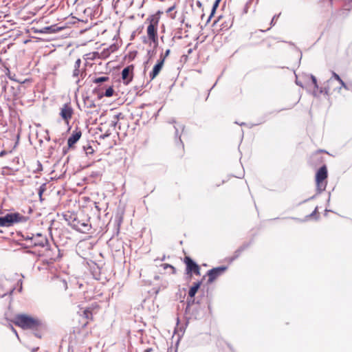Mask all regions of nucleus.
<instances>
[{
  "mask_svg": "<svg viewBox=\"0 0 352 352\" xmlns=\"http://www.w3.org/2000/svg\"><path fill=\"white\" fill-rule=\"evenodd\" d=\"M15 324L24 329H34L41 324V322L37 318L21 314L16 316Z\"/></svg>",
  "mask_w": 352,
  "mask_h": 352,
  "instance_id": "f257e3e1",
  "label": "nucleus"
},
{
  "mask_svg": "<svg viewBox=\"0 0 352 352\" xmlns=\"http://www.w3.org/2000/svg\"><path fill=\"white\" fill-rule=\"evenodd\" d=\"M27 218L19 212L8 213L0 217V226L10 227L17 223L25 222Z\"/></svg>",
  "mask_w": 352,
  "mask_h": 352,
  "instance_id": "f03ea898",
  "label": "nucleus"
},
{
  "mask_svg": "<svg viewBox=\"0 0 352 352\" xmlns=\"http://www.w3.org/2000/svg\"><path fill=\"white\" fill-rule=\"evenodd\" d=\"M81 63L82 61L80 58H78L76 60L72 74V77L74 78L77 85H79L80 79L85 78L87 75L86 65L81 67Z\"/></svg>",
  "mask_w": 352,
  "mask_h": 352,
  "instance_id": "7ed1b4c3",
  "label": "nucleus"
},
{
  "mask_svg": "<svg viewBox=\"0 0 352 352\" xmlns=\"http://www.w3.org/2000/svg\"><path fill=\"white\" fill-rule=\"evenodd\" d=\"M327 177V170L325 166L320 167L316 173V182L318 193H320L326 188L327 184L324 181Z\"/></svg>",
  "mask_w": 352,
  "mask_h": 352,
  "instance_id": "20e7f679",
  "label": "nucleus"
},
{
  "mask_svg": "<svg viewBox=\"0 0 352 352\" xmlns=\"http://www.w3.org/2000/svg\"><path fill=\"white\" fill-rule=\"evenodd\" d=\"M184 262L186 265V274L191 275L195 273L196 275L200 274L199 266L190 257L186 256L184 258Z\"/></svg>",
  "mask_w": 352,
  "mask_h": 352,
  "instance_id": "39448f33",
  "label": "nucleus"
},
{
  "mask_svg": "<svg viewBox=\"0 0 352 352\" xmlns=\"http://www.w3.org/2000/svg\"><path fill=\"white\" fill-rule=\"evenodd\" d=\"M227 270V267L226 266H220L217 267H214L208 271L207 275L208 276V283H213L219 276L223 274L226 270Z\"/></svg>",
  "mask_w": 352,
  "mask_h": 352,
  "instance_id": "423d86ee",
  "label": "nucleus"
},
{
  "mask_svg": "<svg viewBox=\"0 0 352 352\" xmlns=\"http://www.w3.org/2000/svg\"><path fill=\"white\" fill-rule=\"evenodd\" d=\"M73 115V109L69 104H64L60 108V116L68 124Z\"/></svg>",
  "mask_w": 352,
  "mask_h": 352,
  "instance_id": "0eeeda50",
  "label": "nucleus"
},
{
  "mask_svg": "<svg viewBox=\"0 0 352 352\" xmlns=\"http://www.w3.org/2000/svg\"><path fill=\"white\" fill-rule=\"evenodd\" d=\"M74 228L80 232H85L89 230L91 226L88 221H84L75 219L74 221Z\"/></svg>",
  "mask_w": 352,
  "mask_h": 352,
  "instance_id": "6e6552de",
  "label": "nucleus"
},
{
  "mask_svg": "<svg viewBox=\"0 0 352 352\" xmlns=\"http://www.w3.org/2000/svg\"><path fill=\"white\" fill-rule=\"evenodd\" d=\"M164 63V58H160L154 65L153 70L149 74L151 80H153L160 72Z\"/></svg>",
  "mask_w": 352,
  "mask_h": 352,
  "instance_id": "1a4fd4ad",
  "label": "nucleus"
},
{
  "mask_svg": "<svg viewBox=\"0 0 352 352\" xmlns=\"http://www.w3.org/2000/svg\"><path fill=\"white\" fill-rule=\"evenodd\" d=\"M133 70V66L130 65L126 67L122 71V78L126 84H128L132 80V73Z\"/></svg>",
  "mask_w": 352,
  "mask_h": 352,
  "instance_id": "9d476101",
  "label": "nucleus"
},
{
  "mask_svg": "<svg viewBox=\"0 0 352 352\" xmlns=\"http://www.w3.org/2000/svg\"><path fill=\"white\" fill-rule=\"evenodd\" d=\"M147 34L148 38L153 42L157 40V28L155 23L151 22L147 27Z\"/></svg>",
  "mask_w": 352,
  "mask_h": 352,
  "instance_id": "9b49d317",
  "label": "nucleus"
},
{
  "mask_svg": "<svg viewBox=\"0 0 352 352\" xmlns=\"http://www.w3.org/2000/svg\"><path fill=\"white\" fill-rule=\"evenodd\" d=\"M82 133L80 131H76L73 132L72 135L67 140V144L69 148L76 144L80 138Z\"/></svg>",
  "mask_w": 352,
  "mask_h": 352,
  "instance_id": "f8f14e48",
  "label": "nucleus"
},
{
  "mask_svg": "<svg viewBox=\"0 0 352 352\" xmlns=\"http://www.w3.org/2000/svg\"><path fill=\"white\" fill-rule=\"evenodd\" d=\"M60 30V28L56 27V25H50V26H46L40 30H36L35 32H38L41 34H52V33H55Z\"/></svg>",
  "mask_w": 352,
  "mask_h": 352,
  "instance_id": "ddd939ff",
  "label": "nucleus"
},
{
  "mask_svg": "<svg viewBox=\"0 0 352 352\" xmlns=\"http://www.w3.org/2000/svg\"><path fill=\"white\" fill-rule=\"evenodd\" d=\"M334 80L333 79H329L327 81V85L324 87H321L319 89L320 94H324L325 95L331 94L332 86L333 85Z\"/></svg>",
  "mask_w": 352,
  "mask_h": 352,
  "instance_id": "4468645a",
  "label": "nucleus"
},
{
  "mask_svg": "<svg viewBox=\"0 0 352 352\" xmlns=\"http://www.w3.org/2000/svg\"><path fill=\"white\" fill-rule=\"evenodd\" d=\"M168 122L175 124L174 125V128H175V137L176 138L179 137V141L181 145L183 146V144H182V140L180 138V134L179 133V130L183 131L184 126L182 124H177L176 122L174 120H171Z\"/></svg>",
  "mask_w": 352,
  "mask_h": 352,
  "instance_id": "2eb2a0df",
  "label": "nucleus"
},
{
  "mask_svg": "<svg viewBox=\"0 0 352 352\" xmlns=\"http://www.w3.org/2000/svg\"><path fill=\"white\" fill-rule=\"evenodd\" d=\"M201 282L195 283L190 288L188 292V296L190 298H193L196 293L197 292L198 289H199L201 286Z\"/></svg>",
  "mask_w": 352,
  "mask_h": 352,
  "instance_id": "dca6fc26",
  "label": "nucleus"
},
{
  "mask_svg": "<svg viewBox=\"0 0 352 352\" xmlns=\"http://www.w3.org/2000/svg\"><path fill=\"white\" fill-rule=\"evenodd\" d=\"M37 236L41 238V239L38 241H34V245L36 246L45 247L48 243L47 239L40 234H38Z\"/></svg>",
  "mask_w": 352,
  "mask_h": 352,
  "instance_id": "f3484780",
  "label": "nucleus"
},
{
  "mask_svg": "<svg viewBox=\"0 0 352 352\" xmlns=\"http://www.w3.org/2000/svg\"><path fill=\"white\" fill-rule=\"evenodd\" d=\"M221 1V0H215V1L214 2L213 6H212V10H211V13H210V16L208 17L207 23H208L210 21L211 17L212 16V15L215 12L217 8L219 7V3H220Z\"/></svg>",
  "mask_w": 352,
  "mask_h": 352,
  "instance_id": "a211bd4d",
  "label": "nucleus"
},
{
  "mask_svg": "<svg viewBox=\"0 0 352 352\" xmlns=\"http://www.w3.org/2000/svg\"><path fill=\"white\" fill-rule=\"evenodd\" d=\"M109 80V77L107 76H101L98 78H96L93 80V82L96 84H100L102 82H106Z\"/></svg>",
  "mask_w": 352,
  "mask_h": 352,
  "instance_id": "6ab92c4d",
  "label": "nucleus"
},
{
  "mask_svg": "<svg viewBox=\"0 0 352 352\" xmlns=\"http://www.w3.org/2000/svg\"><path fill=\"white\" fill-rule=\"evenodd\" d=\"M329 79H333L334 80L333 85L338 84L340 80H342L340 76L334 72H332V76Z\"/></svg>",
  "mask_w": 352,
  "mask_h": 352,
  "instance_id": "aec40b11",
  "label": "nucleus"
},
{
  "mask_svg": "<svg viewBox=\"0 0 352 352\" xmlns=\"http://www.w3.org/2000/svg\"><path fill=\"white\" fill-rule=\"evenodd\" d=\"M113 89L111 87H109V88H107L104 92V96H107V97H111L113 96Z\"/></svg>",
  "mask_w": 352,
  "mask_h": 352,
  "instance_id": "412c9836",
  "label": "nucleus"
},
{
  "mask_svg": "<svg viewBox=\"0 0 352 352\" xmlns=\"http://www.w3.org/2000/svg\"><path fill=\"white\" fill-rule=\"evenodd\" d=\"M338 84L341 85V87H342V88L346 90L351 89L352 85L346 84L343 80H340V82Z\"/></svg>",
  "mask_w": 352,
  "mask_h": 352,
  "instance_id": "4be33fe9",
  "label": "nucleus"
},
{
  "mask_svg": "<svg viewBox=\"0 0 352 352\" xmlns=\"http://www.w3.org/2000/svg\"><path fill=\"white\" fill-rule=\"evenodd\" d=\"M310 78L311 79V81H312V83L314 85V88L316 89H318V82H317L316 78L314 75H312V74L310 75Z\"/></svg>",
  "mask_w": 352,
  "mask_h": 352,
  "instance_id": "5701e85b",
  "label": "nucleus"
},
{
  "mask_svg": "<svg viewBox=\"0 0 352 352\" xmlns=\"http://www.w3.org/2000/svg\"><path fill=\"white\" fill-rule=\"evenodd\" d=\"M342 89V87H341V85L338 84L336 87H332L331 94L333 92L341 93Z\"/></svg>",
  "mask_w": 352,
  "mask_h": 352,
  "instance_id": "b1692460",
  "label": "nucleus"
},
{
  "mask_svg": "<svg viewBox=\"0 0 352 352\" xmlns=\"http://www.w3.org/2000/svg\"><path fill=\"white\" fill-rule=\"evenodd\" d=\"M83 315L85 316V318L89 319L90 318H91V312L89 309H85L83 312Z\"/></svg>",
  "mask_w": 352,
  "mask_h": 352,
  "instance_id": "393cba45",
  "label": "nucleus"
},
{
  "mask_svg": "<svg viewBox=\"0 0 352 352\" xmlns=\"http://www.w3.org/2000/svg\"><path fill=\"white\" fill-rule=\"evenodd\" d=\"M45 184L42 185L41 186H40L39 189H38V195L40 197V198L41 199V197H42V194L43 193V192L45 191Z\"/></svg>",
  "mask_w": 352,
  "mask_h": 352,
  "instance_id": "a878e982",
  "label": "nucleus"
},
{
  "mask_svg": "<svg viewBox=\"0 0 352 352\" xmlns=\"http://www.w3.org/2000/svg\"><path fill=\"white\" fill-rule=\"evenodd\" d=\"M245 249V247H241L240 248H239L236 252H235V256H234V258H237L239 254H241V252Z\"/></svg>",
  "mask_w": 352,
  "mask_h": 352,
  "instance_id": "bb28decb",
  "label": "nucleus"
},
{
  "mask_svg": "<svg viewBox=\"0 0 352 352\" xmlns=\"http://www.w3.org/2000/svg\"><path fill=\"white\" fill-rule=\"evenodd\" d=\"M170 50L169 49L166 50L164 54V55H161L160 56V58H164V60L166 59V58L167 56H168V55L170 54Z\"/></svg>",
  "mask_w": 352,
  "mask_h": 352,
  "instance_id": "cd10ccee",
  "label": "nucleus"
},
{
  "mask_svg": "<svg viewBox=\"0 0 352 352\" xmlns=\"http://www.w3.org/2000/svg\"><path fill=\"white\" fill-rule=\"evenodd\" d=\"M6 84H7L6 81H2L1 82V87H2V90L3 91H6Z\"/></svg>",
  "mask_w": 352,
  "mask_h": 352,
  "instance_id": "c85d7f7f",
  "label": "nucleus"
},
{
  "mask_svg": "<svg viewBox=\"0 0 352 352\" xmlns=\"http://www.w3.org/2000/svg\"><path fill=\"white\" fill-rule=\"evenodd\" d=\"M110 134H111V133H110L109 131H107L105 133H104V135H102L101 136V138H102V139H104L105 138L109 137V136L110 135Z\"/></svg>",
  "mask_w": 352,
  "mask_h": 352,
  "instance_id": "c756f323",
  "label": "nucleus"
},
{
  "mask_svg": "<svg viewBox=\"0 0 352 352\" xmlns=\"http://www.w3.org/2000/svg\"><path fill=\"white\" fill-rule=\"evenodd\" d=\"M117 123H118V122L116 120V118H115V120L111 121V126L116 127V126L117 125Z\"/></svg>",
  "mask_w": 352,
  "mask_h": 352,
  "instance_id": "7c9ffc66",
  "label": "nucleus"
},
{
  "mask_svg": "<svg viewBox=\"0 0 352 352\" xmlns=\"http://www.w3.org/2000/svg\"><path fill=\"white\" fill-rule=\"evenodd\" d=\"M164 269H166L167 267H170L173 271L175 270V268L170 265L164 264Z\"/></svg>",
  "mask_w": 352,
  "mask_h": 352,
  "instance_id": "2f4dec72",
  "label": "nucleus"
},
{
  "mask_svg": "<svg viewBox=\"0 0 352 352\" xmlns=\"http://www.w3.org/2000/svg\"><path fill=\"white\" fill-rule=\"evenodd\" d=\"M277 17H278V15H277V16H276V15L274 16V17L272 18V21H271V25H274V21H275V19H276Z\"/></svg>",
  "mask_w": 352,
  "mask_h": 352,
  "instance_id": "473e14b6",
  "label": "nucleus"
},
{
  "mask_svg": "<svg viewBox=\"0 0 352 352\" xmlns=\"http://www.w3.org/2000/svg\"><path fill=\"white\" fill-rule=\"evenodd\" d=\"M86 153L88 154V153H93V149L91 148V146H89L87 150L86 151Z\"/></svg>",
  "mask_w": 352,
  "mask_h": 352,
  "instance_id": "72a5a7b5",
  "label": "nucleus"
},
{
  "mask_svg": "<svg viewBox=\"0 0 352 352\" xmlns=\"http://www.w3.org/2000/svg\"><path fill=\"white\" fill-rule=\"evenodd\" d=\"M314 198H315V196H312V197H311L310 198H309V199H307L304 200L302 203H305V202H306V201H309V200L313 199H314Z\"/></svg>",
  "mask_w": 352,
  "mask_h": 352,
  "instance_id": "f704fd0d",
  "label": "nucleus"
},
{
  "mask_svg": "<svg viewBox=\"0 0 352 352\" xmlns=\"http://www.w3.org/2000/svg\"><path fill=\"white\" fill-rule=\"evenodd\" d=\"M12 330L16 334V337L19 338L16 331L13 327H12Z\"/></svg>",
  "mask_w": 352,
  "mask_h": 352,
  "instance_id": "c9c22d12",
  "label": "nucleus"
},
{
  "mask_svg": "<svg viewBox=\"0 0 352 352\" xmlns=\"http://www.w3.org/2000/svg\"><path fill=\"white\" fill-rule=\"evenodd\" d=\"M63 285H64L65 289H66L67 288V284L65 280H63Z\"/></svg>",
  "mask_w": 352,
  "mask_h": 352,
  "instance_id": "e433bc0d",
  "label": "nucleus"
},
{
  "mask_svg": "<svg viewBox=\"0 0 352 352\" xmlns=\"http://www.w3.org/2000/svg\"><path fill=\"white\" fill-rule=\"evenodd\" d=\"M197 6H199L200 8L201 6V3L199 1H197Z\"/></svg>",
  "mask_w": 352,
  "mask_h": 352,
  "instance_id": "4c0bfd02",
  "label": "nucleus"
},
{
  "mask_svg": "<svg viewBox=\"0 0 352 352\" xmlns=\"http://www.w3.org/2000/svg\"><path fill=\"white\" fill-rule=\"evenodd\" d=\"M316 210H317V208H316L315 210L311 214V216L314 215L316 212Z\"/></svg>",
  "mask_w": 352,
  "mask_h": 352,
  "instance_id": "58836bf2",
  "label": "nucleus"
},
{
  "mask_svg": "<svg viewBox=\"0 0 352 352\" xmlns=\"http://www.w3.org/2000/svg\"><path fill=\"white\" fill-rule=\"evenodd\" d=\"M313 95H314V96H318V94H317L316 91H314V92H313Z\"/></svg>",
  "mask_w": 352,
  "mask_h": 352,
  "instance_id": "ea45409f",
  "label": "nucleus"
},
{
  "mask_svg": "<svg viewBox=\"0 0 352 352\" xmlns=\"http://www.w3.org/2000/svg\"><path fill=\"white\" fill-rule=\"evenodd\" d=\"M296 84H297L298 85H300V86H301V87H302V85H301L300 82H298V81H297V80H296Z\"/></svg>",
  "mask_w": 352,
  "mask_h": 352,
  "instance_id": "a19ab883",
  "label": "nucleus"
},
{
  "mask_svg": "<svg viewBox=\"0 0 352 352\" xmlns=\"http://www.w3.org/2000/svg\"><path fill=\"white\" fill-rule=\"evenodd\" d=\"M151 349H147L146 350H145V352H151Z\"/></svg>",
  "mask_w": 352,
  "mask_h": 352,
  "instance_id": "79ce46f5",
  "label": "nucleus"
},
{
  "mask_svg": "<svg viewBox=\"0 0 352 352\" xmlns=\"http://www.w3.org/2000/svg\"><path fill=\"white\" fill-rule=\"evenodd\" d=\"M148 61H146V62L144 63V65H144V70H146V64H148Z\"/></svg>",
  "mask_w": 352,
  "mask_h": 352,
  "instance_id": "37998d69",
  "label": "nucleus"
},
{
  "mask_svg": "<svg viewBox=\"0 0 352 352\" xmlns=\"http://www.w3.org/2000/svg\"><path fill=\"white\" fill-rule=\"evenodd\" d=\"M155 279L158 280L159 279V276H155Z\"/></svg>",
  "mask_w": 352,
  "mask_h": 352,
  "instance_id": "c03bdc74",
  "label": "nucleus"
},
{
  "mask_svg": "<svg viewBox=\"0 0 352 352\" xmlns=\"http://www.w3.org/2000/svg\"><path fill=\"white\" fill-rule=\"evenodd\" d=\"M21 285H22V282L21 281V287H20L19 291H21V289H22V286H21Z\"/></svg>",
  "mask_w": 352,
  "mask_h": 352,
  "instance_id": "a18cd8bd",
  "label": "nucleus"
},
{
  "mask_svg": "<svg viewBox=\"0 0 352 352\" xmlns=\"http://www.w3.org/2000/svg\"><path fill=\"white\" fill-rule=\"evenodd\" d=\"M94 106H95V105H94V103H93V104H90V105H89V107H94Z\"/></svg>",
  "mask_w": 352,
  "mask_h": 352,
  "instance_id": "49530a36",
  "label": "nucleus"
},
{
  "mask_svg": "<svg viewBox=\"0 0 352 352\" xmlns=\"http://www.w3.org/2000/svg\"><path fill=\"white\" fill-rule=\"evenodd\" d=\"M338 84H334L332 87H336V86Z\"/></svg>",
  "mask_w": 352,
  "mask_h": 352,
  "instance_id": "de8ad7c7",
  "label": "nucleus"
},
{
  "mask_svg": "<svg viewBox=\"0 0 352 352\" xmlns=\"http://www.w3.org/2000/svg\"><path fill=\"white\" fill-rule=\"evenodd\" d=\"M350 91H352V85H351V89Z\"/></svg>",
  "mask_w": 352,
  "mask_h": 352,
  "instance_id": "09e8293b",
  "label": "nucleus"
}]
</instances>
